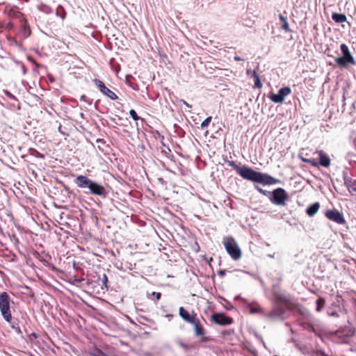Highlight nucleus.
Listing matches in <instances>:
<instances>
[{
	"label": "nucleus",
	"instance_id": "obj_39",
	"mask_svg": "<svg viewBox=\"0 0 356 356\" xmlns=\"http://www.w3.org/2000/svg\"><path fill=\"white\" fill-rule=\"evenodd\" d=\"M34 152H36L38 156L40 157V158H44V155H42V154H40V152H38V151L36 150H34Z\"/></svg>",
	"mask_w": 356,
	"mask_h": 356
},
{
	"label": "nucleus",
	"instance_id": "obj_34",
	"mask_svg": "<svg viewBox=\"0 0 356 356\" xmlns=\"http://www.w3.org/2000/svg\"><path fill=\"white\" fill-rule=\"evenodd\" d=\"M102 282L103 285H104L106 288H108V286H107L108 277H107V276H106V274H104V275H103V277H102Z\"/></svg>",
	"mask_w": 356,
	"mask_h": 356
},
{
	"label": "nucleus",
	"instance_id": "obj_12",
	"mask_svg": "<svg viewBox=\"0 0 356 356\" xmlns=\"http://www.w3.org/2000/svg\"><path fill=\"white\" fill-rule=\"evenodd\" d=\"M5 13L7 15L13 19H17L20 22L22 19L24 18V15L22 13L19 8L16 6L14 7H6L5 9Z\"/></svg>",
	"mask_w": 356,
	"mask_h": 356
},
{
	"label": "nucleus",
	"instance_id": "obj_5",
	"mask_svg": "<svg viewBox=\"0 0 356 356\" xmlns=\"http://www.w3.org/2000/svg\"><path fill=\"white\" fill-rule=\"evenodd\" d=\"M13 303V300L7 292L3 291L0 293V312L3 318L9 323L13 320L11 305Z\"/></svg>",
	"mask_w": 356,
	"mask_h": 356
},
{
	"label": "nucleus",
	"instance_id": "obj_8",
	"mask_svg": "<svg viewBox=\"0 0 356 356\" xmlns=\"http://www.w3.org/2000/svg\"><path fill=\"white\" fill-rule=\"evenodd\" d=\"M325 216L330 220L339 225H343L346 223L343 214L335 209L327 210L325 212Z\"/></svg>",
	"mask_w": 356,
	"mask_h": 356
},
{
	"label": "nucleus",
	"instance_id": "obj_29",
	"mask_svg": "<svg viewBox=\"0 0 356 356\" xmlns=\"http://www.w3.org/2000/svg\"><path fill=\"white\" fill-rule=\"evenodd\" d=\"M248 308L250 309V314H256L261 311V308L259 306L249 305Z\"/></svg>",
	"mask_w": 356,
	"mask_h": 356
},
{
	"label": "nucleus",
	"instance_id": "obj_22",
	"mask_svg": "<svg viewBox=\"0 0 356 356\" xmlns=\"http://www.w3.org/2000/svg\"><path fill=\"white\" fill-rule=\"evenodd\" d=\"M102 94L108 97L111 100H116L118 99V95L111 90L108 88L107 87L105 88V90L103 91Z\"/></svg>",
	"mask_w": 356,
	"mask_h": 356
},
{
	"label": "nucleus",
	"instance_id": "obj_21",
	"mask_svg": "<svg viewBox=\"0 0 356 356\" xmlns=\"http://www.w3.org/2000/svg\"><path fill=\"white\" fill-rule=\"evenodd\" d=\"M252 77H253L254 81V88H262L263 85L260 81L259 76L257 74L256 70H253V72H252Z\"/></svg>",
	"mask_w": 356,
	"mask_h": 356
},
{
	"label": "nucleus",
	"instance_id": "obj_31",
	"mask_svg": "<svg viewBox=\"0 0 356 356\" xmlns=\"http://www.w3.org/2000/svg\"><path fill=\"white\" fill-rule=\"evenodd\" d=\"M129 115L134 120H138L140 119L139 116L138 115L137 113L134 109H131L129 111Z\"/></svg>",
	"mask_w": 356,
	"mask_h": 356
},
{
	"label": "nucleus",
	"instance_id": "obj_20",
	"mask_svg": "<svg viewBox=\"0 0 356 356\" xmlns=\"http://www.w3.org/2000/svg\"><path fill=\"white\" fill-rule=\"evenodd\" d=\"M332 18L336 23H343L347 21V17L344 14L333 13Z\"/></svg>",
	"mask_w": 356,
	"mask_h": 356
},
{
	"label": "nucleus",
	"instance_id": "obj_27",
	"mask_svg": "<svg viewBox=\"0 0 356 356\" xmlns=\"http://www.w3.org/2000/svg\"><path fill=\"white\" fill-rule=\"evenodd\" d=\"M93 82L96 85V86L99 88V90L101 91V92L102 93L103 91L106 88L104 83L102 81L97 79H95L93 80Z\"/></svg>",
	"mask_w": 356,
	"mask_h": 356
},
{
	"label": "nucleus",
	"instance_id": "obj_40",
	"mask_svg": "<svg viewBox=\"0 0 356 356\" xmlns=\"http://www.w3.org/2000/svg\"><path fill=\"white\" fill-rule=\"evenodd\" d=\"M8 96L10 97H14L13 95H11L10 92H8Z\"/></svg>",
	"mask_w": 356,
	"mask_h": 356
},
{
	"label": "nucleus",
	"instance_id": "obj_24",
	"mask_svg": "<svg viewBox=\"0 0 356 356\" xmlns=\"http://www.w3.org/2000/svg\"><path fill=\"white\" fill-rule=\"evenodd\" d=\"M325 306V300L323 298L319 297L316 300V312H321Z\"/></svg>",
	"mask_w": 356,
	"mask_h": 356
},
{
	"label": "nucleus",
	"instance_id": "obj_13",
	"mask_svg": "<svg viewBox=\"0 0 356 356\" xmlns=\"http://www.w3.org/2000/svg\"><path fill=\"white\" fill-rule=\"evenodd\" d=\"M336 63L339 67H346L348 63L350 64H354L355 60L353 56H341L338 57L335 59Z\"/></svg>",
	"mask_w": 356,
	"mask_h": 356
},
{
	"label": "nucleus",
	"instance_id": "obj_9",
	"mask_svg": "<svg viewBox=\"0 0 356 356\" xmlns=\"http://www.w3.org/2000/svg\"><path fill=\"white\" fill-rule=\"evenodd\" d=\"M291 90L289 87L282 88L277 94L271 93L269 96L270 100L275 103H282L284 98L290 95Z\"/></svg>",
	"mask_w": 356,
	"mask_h": 356
},
{
	"label": "nucleus",
	"instance_id": "obj_15",
	"mask_svg": "<svg viewBox=\"0 0 356 356\" xmlns=\"http://www.w3.org/2000/svg\"><path fill=\"white\" fill-rule=\"evenodd\" d=\"M21 23V31L25 38L31 35V31L27 19L24 17L20 21Z\"/></svg>",
	"mask_w": 356,
	"mask_h": 356
},
{
	"label": "nucleus",
	"instance_id": "obj_46",
	"mask_svg": "<svg viewBox=\"0 0 356 356\" xmlns=\"http://www.w3.org/2000/svg\"><path fill=\"white\" fill-rule=\"evenodd\" d=\"M305 312H306V313H307L309 314L308 310L305 309Z\"/></svg>",
	"mask_w": 356,
	"mask_h": 356
},
{
	"label": "nucleus",
	"instance_id": "obj_26",
	"mask_svg": "<svg viewBox=\"0 0 356 356\" xmlns=\"http://www.w3.org/2000/svg\"><path fill=\"white\" fill-rule=\"evenodd\" d=\"M280 19L282 22V29L286 32H290L291 30L287 22V18L282 15H280Z\"/></svg>",
	"mask_w": 356,
	"mask_h": 356
},
{
	"label": "nucleus",
	"instance_id": "obj_43",
	"mask_svg": "<svg viewBox=\"0 0 356 356\" xmlns=\"http://www.w3.org/2000/svg\"><path fill=\"white\" fill-rule=\"evenodd\" d=\"M85 98H86V96L83 95V96H81V99L85 100Z\"/></svg>",
	"mask_w": 356,
	"mask_h": 356
},
{
	"label": "nucleus",
	"instance_id": "obj_25",
	"mask_svg": "<svg viewBox=\"0 0 356 356\" xmlns=\"http://www.w3.org/2000/svg\"><path fill=\"white\" fill-rule=\"evenodd\" d=\"M56 16L60 17L63 20L65 19L67 13L63 6L60 5L57 7L56 10Z\"/></svg>",
	"mask_w": 356,
	"mask_h": 356
},
{
	"label": "nucleus",
	"instance_id": "obj_30",
	"mask_svg": "<svg viewBox=\"0 0 356 356\" xmlns=\"http://www.w3.org/2000/svg\"><path fill=\"white\" fill-rule=\"evenodd\" d=\"M211 116L207 117L201 124L202 128H204L209 126V123L211 121Z\"/></svg>",
	"mask_w": 356,
	"mask_h": 356
},
{
	"label": "nucleus",
	"instance_id": "obj_11",
	"mask_svg": "<svg viewBox=\"0 0 356 356\" xmlns=\"http://www.w3.org/2000/svg\"><path fill=\"white\" fill-rule=\"evenodd\" d=\"M274 297L277 302L283 304L288 309L293 308V302L291 298L284 293L276 292L274 293Z\"/></svg>",
	"mask_w": 356,
	"mask_h": 356
},
{
	"label": "nucleus",
	"instance_id": "obj_35",
	"mask_svg": "<svg viewBox=\"0 0 356 356\" xmlns=\"http://www.w3.org/2000/svg\"><path fill=\"white\" fill-rule=\"evenodd\" d=\"M329 316H334V317H339V314L336 312L328 313Z\"/></svg>",
	"mask_w": 356,
	"mask_h": 356
},
{
	"label": "nucleus",
	"instance_id": "obj_10",
	"mask_svg": "<svg viewBox=\"0 0 356 356\" xmlns=\"http://www.w3.org/2000/svg\"><path fill=\"white\" fill-rule=\"evenodd\" d=\"M211 320L213 323L220 325H230L233 322V319L231 317L227 316L223 313L213 314Z\"/></svg>",
	"mask_w": 356,
	"mask_h": 356
},
{
	"label": "nucleus",
	"instance_id": "obj_19",
	"mask_svg": "<svg viewBox=\"0 0 356 356\" xmlns=\"http://www.w3.org/2000/svg\"><path fill=\"white\" fill-rule=\"evenodd\" d=\"M320 208V204L315 202L310 205L306 210V213L309 216H314L318 211Z\"/></svg>",
	"mask_w": 356,
	"mask_h": 356
},
{
	"label": "nucleus",
	"instance_id": "obj_18",
	"mask_svg": "<svg viewBox=\"0 0 356 356\" xmlns=\"http://www.w3.org/2000/svg\"><path fill=\"white\" fill-rule=\"evenodd\" d=\"M243 348L248 350L250 353H251L254 356L258 355V352L255 346L250 341H245L243 343Z\"/></svg>",
	"mask_w": 356,
	"mask_h": 356
},
{
	"label": "nucleus",
	"instance_id": "obj_17",
	"mask_svg": "<svg viewBox=\"0 0 356 356\" xmlns=\"http://www.w3.org/2000/svg\"><path fill=\"white\" fill-rule=\"evenodd\" d=\"M344 184L347 187L348 191L354 194L356 193V181L353 180L350 178H345L344 179Z\"/></svg>",
	"mask_w": 356,
	"mask_h": 356
},
{
	"label": "nucleus",
	"instance_id": "obj_2",
	"mask_svg": "<svg viewBox=\"0 0 356 356\" xmlns=\"http://www.w3.org/2000/svg\"><path fill=\"white\" fill-rule=\"evenodd\" d=\"M179 315L186 323L193 327L194 335L198 339L200 343L209 342L211 339L207 335V330L197 313L194 311L189 312L183 307L179 308Z\"/></svg>",
	"mask_w": 356,
	"mask_h": 356
},
{
	"label": "nucleus",
	"instance_id": "obj_44",
	"mask_svg": "<svg viewBox=\"0 0 356 356\" xmlns=\"http://www.w3.org/2000/svg\"><path fill=\"white\" fill-rule=\"evenodd\" d=\"M132 88H133L134 89H135V90H137V89H138V88H138V86L136 85V86H134H134H132Z\"/></svg>",
	"mask_w": 356,
	"mask_h": 356
},
{
	"label": "nucleus",
	"instance_id": "obj_6",
	"mask_svg": "<svg viewBox=\"0 0 356 356\" xmlns=\"http://www.w3.org/2000/svg\"><path fill=\"white\" fill-rule=\"evenodd\" d=\"M317 153L318 154L320 159L319 162H318L316 159L312 158L307 159L302 156H300V158L303 162L309 163L312 166L318 167L321 165L325 168H328L331 163L329 156L323 150L317 151Z\"/></svg>",
	"mask_w": 356,
	"mask_h": 356
},
{
	"label": "nucleus",
	"instance_id": "obj_28",
	"mask_svg": "<svg viewBox=\"0 0 356 356\" xmlns=\"http://www.w3.org/2000/svg\"><path fill=\"white\" fill-rule=\"evenodd\" d=\"M340 49L341 52L343 53V55L345 56H353L350 53V51L348 49V47L345 44H341L340 46Z\"/></svg>",
	"mask_w": 356,
	"mask_h": 356
},
{
	"label": "nucleus",
	"instance_id": "obj_16",
	"mask_svg": "<svg viewBox=\"0 0 356 356\" xmlns=\"http://www.w3.org/2000/svg\"><path fill=\"white\" fill-rule=\"evenodd\" d=\"M300 325L302 327L303 330H307L309 332H314L315 334H318L317 330L314 327V325L308 321H300Z\"/></svg>",
	"mask_w": 356,
	"mask_h": 356
},
{
	"label": "nucleus",
	"instance_id": "obj_32",
	"mask_svg": "<svg viewBox=\"0 0 356 356\" xmlns=\"http://www.w3.org/2000/svg\"><path fill=\"white\" fill-rule=\"evenodd\" d=\"M151 296H155L156 300H154L155 303L159 301L161 298V293L160 292H152Z\"/></svg>",
	"mask_w": 356,
	"mask_h": 356
},
{
	"label": "nucleus",
	"instance_id": "obj_14",
	"mask_svg": "<svg viewBox=\"0 0 356 356\" xmlns=\"http://www.w3.org/2000/svg\"><path fill=\"white\" fill-rule=\"evenodd\" d=\"M284 313V309L277 306L270 312L269 317L271 318H283Z\"/></svg>",
	"mask_w": 356,
	"mask_h": 356
},
{
	"label": "nucleus",
	"instance_id": "obj_7",
	"mask_svg": "<svg viewBox=\"0 0 356 356\" xmlns=\"http://www.w3.org/2000/svg\"><path fill=\"white\" fill-rule=\"evenodd\" d=\"M223 243L227 253L233 259L237 260L241 258V252L232 237L225 238Z\"/></svg>",
	"mask_w": 356,
	"mask_h": 356
},
{
	"label": "nucleus",
	"instance_id": "obj_1",
	"mask_svg": "<svg viewBox=\"0 0 356 356\" xmlns=\"http://www.w3.org/2000/svg\"><path fill=\"white\" fill-rule=\"evenodd\" d=\"M227 165L232 168L238 175L244 179L263 185H273L280 182V180L273 177L255 171L247 165H241L234 161H227Z\"/></svg>",
	"mask_w": 356,
	"mask_h": 356
},
{
	"label": "nucleus",
	"instance_id": "obj_23",
	"mask_svg": "<svg viewBox=\"0 0 356 356\" xmlns=\"http://www.w3.org/2000/svg\"><path fill=\"white\" fill-rule=\"evenodd\" d=\"M177 343L179 346H180L186 351L191 350L195 348V346L193 343H186L183 342L182 341H178Z\"/></svg>",
	"mask_w": 356,
	"mask_h": 356
},
{
	"label": "nucleus",
	"instance_id": "obj_38",
	"mask_svg": "<svg viewBox=\"0 0 356 356\" xmlns=\"http://www.w3.org/2000/svg\"><path fill=\"white\" fill-rule=\"evenodd\" d=\"M181 102L184 104H185L187 107H188V108H191V107H192V106H191V105H190L189 104H188L186 101H184V100H181Z\"/></svg>",
	"mask_w": 356,
	"mask_h": 356
},
{
	"label": "nucleus",
	"instance_id": "obj_36",
	"mask_svg": "<svg viewBox=\"0 0 356 356\" xmlns=\"http://www.w3.org/2000/svg\"><path fill=\"white\" fill-rule=\"evenodd\" d=\"M234 59L236 61H241V60H244L243 58H241L240 56H234Z\"/></svg>",
	"mask_w": 356,
	"mask_h": 356
},
{
	"label": "nucleus",
	"instance_id": "obj_3",
	"mask_svg": "<svg viewBox=\"0 0 356 356\" xmlns=\"http://www.w3.org/2000/svg\"><path fill=\"white\" fill-rule=\"evenodd\" d=\"M74 182L77 187L87 189V191H84L86 194H91L104 197L107 195L106 190L104 186L91 180L86 176L79 175L76 177Z\"/></svg>",
	"mask_w": 356,
	"mask_h": 356
},
{
	"label": "nucleus",
	"instance_id": "obj_41",
	"mask_svg": "<svg viewBox=\"0 0 356 356\" xmlns=\"http://www.w3.org/2000/svg\"><path fill=\"white\" fill-rule=\"evenodd\" d=\"M172 316H173V315H172V314H168V315H166V317H168V318H171V317H172Z\"/></svg>",
	"mask_w": 356,
	"mask_h": 356
},
{
	"label": "nucleus",
	"instance_id": "obj_4",
	"mask_svg": "<svg viewBox=\"0 0 356 356\" xmlns=\"http://www.w3.org/2000/svg\"><path fill=\"white\" fill-rule=\"evenodd\" d=\"M256 190L261 194L268 196L272 203L276 205L285 206L286 202L289 199V195L286 191L282 188H277L273 190L272 192L265 191L259 186H255Z\"/></svg>",
	"mask_w": 356,
	"mask_h": 356
},
{
	"label": "nucleus",
	"instance_id": "obj_33",
	"mask_svg": "<svg viewBox=\"0 0 356 356\" xmlns=\"http://www.w3.org/2000/svg\"><path fill=\"white\" fill-rule=\"evenodd\" d=\"M5 29L10 30L14 28V24L12 22H9L7 24H6L3 26Z\"/></svg>",
	"mask_w": 356,
	"mask_h": 356
},
{
	"label": "nucleus",
	"instance_id": "obj_42",
	"mask_svg": "<svg viewBox=\"0 0 356 356\" xmlns=\"http://www.w3.org/2000/svg\"><path fill=\"white\" fill-rule=\"evenodd\" d=\"M85 98H86V96L83 95V96H81V99L85 100Z\"/></svg>",
	"mask_w": 356,
	"mask_h": 356
},
{
	"label": "nucleus",
	"instance_id": "obj_37",
	"mask_svg": "<svg viewBox=\"0 0 356 356\" xmlns=\"http://www.w3.org/2000/svg\"><path fill=\"white\" fill-rule=\"evenodd\" d=\"M225 274H226V271H225V270H220V271L218 272V275H219L220 276H221V277H222V276L225 275Z\"/></svg>",
	"mask_w": 356,
	"mask_h": 356
},
{
	"label": "nucleus",
	"instance_id": "obj_45",
	"mask_svg": "<svg viewBox=\"0 0 356 356\" xmlns=\"http://www.w3.org/2000/svg\"><path fill=\"white\" fill-rule=\"evenodd\" d=\"M251 72L250 70H247V74H249Z\"/></svg>",
	"mask_w": 356,
	"mask_h": 356
}]
</instances>
